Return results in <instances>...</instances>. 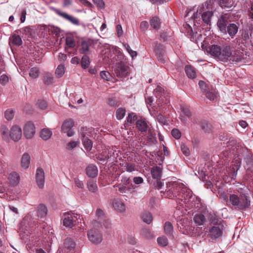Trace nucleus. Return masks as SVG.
Returning <instances> with one entry per match:
<instances>
[{"instance_id": "15", "label": "nucleus", "mask_w": 253, "mask_h": 253, "mask_svg": "<svg viewBox=\"0 0 253 253\" xmlns=\"http://www.w3.org/2000/svg\"><path fill=\"white\" fill-rule=\"evenodd\" d=\"M21 128L16 125L12 126L10 129L9 137L14 141H18L21 139Z\"/></svg>"}, {"instance_id": "2", "label": "nucleus", "mask_w": 253, "mask_h": 253, "mask_svg": "<svg viewBox=\"0 0 253 253\" xmlns=\"http://www.w3.org/2000/svg\"><path fill=\"white\" fill-rule=\"evenodd\" d=\"M165 195L169 198L179 197L184 202H190L193 198L192 191L180 180L171 181L167 183Z\"/></svg>"}, {"instance_id": "31", "label": "nucleus", "mask_w": 253, "mask_h": 253, "mask_svg": "<svg viewBox=\"0 0 253 253\" xmlns=\"http://www.w3.org/2000/svg\"><path fill=\"white\" fill-rule=\"evenodd\" d=\"M152 177L155 179H160L162 175V169L159 167H155L151 169Z\"/></svg>"}, {"instance_id": "12", "label": "nucleus", "mask_w": 253, "mask_h": 253, "mask_svg": "<svg viewBox=\"0 0 253 253\" xmlns=\"http://www.w3.org/2000/svg\"><path fill=\"white\" fill-rule=\"evenodd\" d=\"M74 126V122L71 119H68L65 120L62 126V131L66 133L68 137H71L74 135V131L72 128Z\"/></svg>"}, {"instance_id": "42", "label": "nucleus", "mask_w": 253, "mask_h": 253, "mask_svg": "<svg viewBox=\"0 0 253 253\" xmlns=\"http://www.w3.org/2000/svg\"><path fill=\"white\" fill-rule=\"evenodd\" d=\"M126 109L123 108H118L116 112V118L119 120L123 119L126 115Z\"/></svg>"}, {"instance_id": "35", "label": "nucleus", "mask_w": 253, "mask_h": 253, "mask_svg": "<svg viewBox=\"0 0 253 253\" xmlns=\"http://www.w3.org/2000/svg\"><path fill=\"white\" fill-rule=\"evenodd\" d=\"M200 125L202 129L205 132H209L212 129L211 125L205 120L201 121Z\"/></svg>"}, {"instance_id": "32", "label": "nucleus", "mask_w": 253, "mask_h": 253, "mask_svg": "<svg viewBox=\"0 0 253 253\" xmlns=\"http://www.w3.org/2000/svg\"><path fill=\"white\" fill-rule=\"evenodd\" d=\"M185 70L186 75L190 79H194L196 77V72L194 68L190 65L185 66Z\"/></svg>"}, {"instance_id": "16", "label": "nucleus", "mask_w": 253, "mask_h": 253, "mask_svg": "<svg viewBox=\"0 0 253 253\" xmlns=\"http://www.w3.org/2000/svg\"><path fill=\"white\" fill-rule=\"evenodd\" d=\"M36 180L39 188L42 189L44 184V172L42 168H38L36 173Z\"/></svg>"}, {"instance_id": "64", "label": "nucleus", "mask_w": 253, "mask_h": 253, "mask_svg": "<svg viewBox=\"0 0 253 253\" xmlns=\"http://www.w3.org/2000/svg\"><path fill=\"white\" fill-rule=\"evenodd\" d=\"M126 167V170L128 172H132L135 170V165L132 163H127Z\"/></svg>"}, {"instance_id": "29", "label": "nucleus", "mask_w": 253, "mask_h": 253, "mask_svg": "<svg viewBox=\"0 0 253 253\" xmlns=\"http://www.w3.org/2000/svg\"><path fill=\"white\" fill-rule=\"evenodd\" d=\"M52 131L48 128H43L41 131V137L44 140L49 139L52 135Z\"/></svg>"}, {"instance_id": "27", "label": "nucleus", "mask_w": 253, "mask_h": 253, "mask_svg": "<svg viewBox=\"0 0 253 253\" xmlns=\"http://www.w3.org/2000/svg\"><path fill=\"white\" fill-rule=\"evenodd\" d=\"M9 182L12 185H16L19 181L20 177L18 174L15 172L10 173L8 177Z\"/></svg>"}, {"instance_id": "40", "label": "nucleus", "mask_w": 253, "mask_h": 253, "mask_svg": "<svg viewBox=\"0 0 253 253\" xmlns=\"http://www.w3.org/2000/svg\"><path fill=\"white\" fill-rule=\"evenodd\" d=\"M0 132L2 138L5 140H7L9 138V133L8 128L5 126H2L0 128Z\"/></svg>"}, {"instance_id": "59", "label": "nucleus", "mask_w": 253, "mask_h": 253, "mask_svg": "<svg viewBox=\"0 0 253 253\" xmlns=\"http://www.w3.org/2000/svg\"><path fill=\"white\" fill-rule=\"evenodd\" d=\"M5 117L7 120H11L13 119L14 113L12 110H7L4 113Z\"/></svg>"}, {"instance_id": "49", "label": "nucleus", "mask_w": 253, "mask_h": 253, "mask_svg": "<svg viewBox=\"0 0 253 253\" xmlns=\"http://www.w3.org/2000/svg\"><path fill=\"white\" fill-rule=\"evenodd\" d=\"M157 242L158 244L162 247H165L168 244V239L164 236L158 238Z\"/></svg>"}, {"instance_id": "30", "label": "nucleus", "mask_w": 253, "mask_h": 253, "mask_svg": "<svg viewBox=\"0 0 253 253\" xmlns=\"http://www.w3.org/2000/svg\"><path fill=\"white\" fill-rule=\"evenodd\" d=\"M165 233L168 236H172L173 226L172 224L167 221L165 222L164 226Z\"/></svg>"}, {"instance_id": "45", "label": "nucleus", "mask_w": 253, "mask_h": 253, "mask_svg": "<svg viewBox=\"0 0 253 253\" xmlns=\"http://www.w3.org/2000/svg\"><path fill=\"white\" fill-rule=\"evenodd\" d=\"M164 89L163 88L160 86V85H157V87L154 90V93L156 95V97H159V100H158V104H161V100L162 99H161V97L160 96V94L162 93L163 92Z\"/></svg>"}, {"instance_id": "1", "label": "nucleus", "mask_w": 253, "mask_h": 253, "mask_svg": "<svg viewBox=\"0 0 253 253\" xmlns=\"http://www.w3.org/2000/svg\"><path fill=\"white\" fill-rule=\"evenodd\" d=\"M207 51L217 60L230 64L241 62L244 59L242 52L238 50L233 52L232 47L229 45H212L207 48Z\"/></svg>"}, {"instance_id": "60", "label": "nucleus", "mask_w": 253, "mask_h": 253, "mask_svg": "<svg viewBox=\"0 0 253 253\" xmlns=\"http://www.w3.org/2000/svg\"><path fill=\"white\" fill-rule=\"evenodd\" d=\"M100 223L101 227H102V224L107 229L110 228L111 227V223L110 221L108 219H106L105 218L101 220Z\"/></svg>"}, {"instance_id": "57", "label": "nucleus", "mask_w": 253, "mask_h": 253, "mask_svg": "<svg viewBox=\"0 0 253 253\" xmlns=\"http://www.w3.org/2000/svg\"><path fill=\"white\" fill-rule=\"evenodd\" d=\"M180 148L181 151L185 156H188L190 155V150L184 143L181 144Z\"/></svg>"}, {"instance_id": "47", "label": "nucleus", "mask_w": 253, "mask_h": 253, "mask_svg": "<svg viewBox=\"0 0 253 253\" xmlns=\"http://www.w3.org/2000/svg\"><path fill=\"white\" fill-rule=\"evenodd\" d=\"M11 42L16 45L19 46L22 43V41L21 37L18 35H13L11 39Z\"/></svg>"}, {"instance_id": "54", "label": "nucleus", "mask_w": 253, "mask_h": 253, "mask_svg": "<svg viewBox=\"0 0 253 253\" xmlns=\"http://www.w3.org/2000/svg\"><path fill=\"white\" fill-rule=\"evenodd\" d=\"M66 44L70 48L74 47L76 45L75 40L70 37H68L66 38Z\"/></svg>"}, {"instance_id": "34", "label": "nucleus", "mask_w": 253, "mask_h": 253, "mask_svg": "<svg viewBox=\"0 0 253 253\" xmlns=\"http://www.w3.org/2000/svg\"><path fill=\"white\" fill-rule=\"evenodd\" d=\"M87 187L88 190L92 193H95L98 190L97 185L95 181L89 180L87 183Z\"/></svg>"}, {"instance_id": "23", "label": "nucleus", "mask_w": 253, "mask_h": 253, "mask_svg": "<svg viewBox=\"0 0 253 253\" xmlns=\"http://www.w3.org/2000/svg\"><path fill=\"white\" fill-rule=\"evenodd\" d=\"M251 34H249V32L247 30H243L241 34V40L242 43L245 46H248L251 44V40L250 36Z\"/></svg>"}, {"instance_id": "5", "label": "nucleus", "mask_w": 253, "mask_h": 253, "mask_svg": "<svg viewBox=\"0 0 253 253\" xmlns=\"http://www.w3.org/2000/svg\"><path fill=\"white\" fill-rule=\"evenodd\" d=\"M101 225L96 221H93L91 224V228L87 233L89 240L94 244L100 243L102 240L101 234Z\"/></svg>"}, {"instance_id": "48", "label": "nucleus", "mask_w": 253, "mask_h": 253, "mask_svg": "<svg viewBox=\"0 0 253 253\" xmlns=\"http://www.w3.org/2000/svg\"><path fill=\"white\" fill-rule=\"evenodd\" d=\"M83 143L84 148H86L87 150L89 151L91 149L92 147V143L91 140L87 138H85L83 139Z\"/></svg>"}, {"instance_id": "62", "label": "nucleus", "mask_w": 253, "mask_h": 253, "mask_svg": "<svg viewBox=\"0 0 253 253\" xmlns=\"http://www.w3.org/2000/svg\"><path fill=\"white\" fill-rule=\"evenodd\" d=\"M116 151L113 149H111L107 155V158L108 159H114L116 158L117 153H116Z\"/></svg>"}, {"instance_id": "37", "label": "nucleus", "mask_w": 253, "mask_h": 253, "mask_svg": "<svg viewBox=\"0 0 253 253\" xmlns=\"http://www.w3.org/2000/svg\"><path fill=\"white\" fill-rule=\"evenodd\" d=\"M139 118L137 116V115L134 113H131L128 114V116L126 118V120L125 121V124H133L135 121H137V120Z\"/></svg>"}, {"instance_id": "53", "label": "nucleus", "mask_w": 253, "mask_h": 253, "mask_svg": "<svg viewBox=\"0 0 253 253\" xmlns=\"http://www.w3.org/2000/svg\"><path fill=\"white\" fill-rule=\"evenodd\" d=\"M100 75L101 78L104 80L110 81L112 78V76L107 71H103L100 72Z\"/></svg>"}, {"instance_id": "41", "label": "nucleus", "mask_w": 253, "mask_h": 253, "mask_svg": "<svg viewBox=\"0 0 253 253\" xmlns=\"http://www.w3.org/2000/svg\"><path fill=\"white\" fill-rule=\"evenodd\" d=\"M142 235L147 239H151L154 237L153 234L151 232L150 230L148 228H144L141 231Z\"/></svg>"}, {"instance_id": "43", "label": "nucleus", "mask_w": 253, "mask_h": 253, "mask_svg": "<svg viewBox=\"0 0 253 253\" xmlns=\"http://www.w3.org/2000/svg\"><path fill=\"white\" fill-rule=\"evenodd\" d=\"M90 64L89 58L86 55H84L81 60V65L83 68L86 69L88 67Z\"/></svg>"}, {"instance_id": "3", "label": "nucleus", "mask_w": 253, "mask_h": 253, "mask_svg": "<svg viewBox=\"0 0 253 253\" xmlns=\"http://www.w3.org/2000/svg\"><path fill=\"white\" fill-rule=\"evenodd\" d=\"M230 143L231 144H229L227 145L228 148L226 150L227 152L228 150L229 151V154L228 153L227 155L228 157L230 156L231 158L232 155H233L235 158L232 161L230 166L228 169H227L226 171L228 172L229 176L233 178L236 176L237 171L240 167L241 160L238 158V153L237 152V149L236 147L233 146L230 147V145H232V144H234V142L231 141Z\"/></svg>"}, {"instance_id": "14", "label": "nucleus", "mask_w": 253, "mask_h": 253, "mask_svg": "<svg viewBox=\"0 0 253 253\" xmlns=\"http://www.w3.org/2000/svg\"><path fill=\"white\" fill-rule=\"evenodd\" d=\"M24 135L27 139L32 138L35 133V127L34 124L31 122H27L23 129Z\"/></svg>"}, {"instance_id": "61", "label": "nucleus", "mask_w": 253, "mask_h": 253, "mask_svg": "<svg viewBox=\"0 0 253 253\" xmlns=\"http://www.w3.org/2000/svg\"><path fill=\"white\" fill-rule=\"evenodd\" d=\"M180 115H183V116H186L187 118H190L191 116V113L188 108H182Z\"/></svg>"}, {"instance_id": "44", "label": "nucleus", "mask_w": 253, "mask_h": 253, "mask_svg": "<svg viewBox=\"0 0 253 253\" xmlns=\"http://www.w3.org/2000/svg\"><path fill=\"white\" fill-rule=\"evenodd\" d=\"M160 24V19L157 17H154L150 20V25L155 29L159 28Z\"/></svg>"}, {"instance_id": "9", "label": "nucleus", "mask_w": 253, "mask_h": 253, "mask_svg": "<svg viewBox=\"0 0 253 253\" xmlns=\"http://www.w3.org/2000/svg\"><path fill=\"white\" fill-rule=\"evenodd\" d=\"M180 232L186 235H191L194 233L195 227L191 221L188 219L181 220L178 225Z\"/></svg>"}, {"instance_id": "38", "label": "nucleus", "mask_w": 253, "mask_h": 253, "mask_svg": "<svg viewBox=\"0 0 253 253\" xmlns=\"http://www.w3.org/2000/svg\"><path fill=\"white\" fill-rule=\"evenodd\" d=\"M65 71V66L62 64H61L57 66V67L55 70V74L56 77H57L58 78H61L64 74Z\"/></svg>"}, {"instance_id": "18", "label": "nucleus", "mask_w": 253, "mask_h": 253, "mask_svg": "<svg viewBox=\"0 0 253 253\" xmlns=\"http://www.w3.org/2000/svg\"><path fill=\"white\" fill-rule=\"evenodd\" d=\"M228 16L227 14L222 15L218 19L217 25L221 32L226 33L227 26L228 25Z\"/></svg>"}, {"instance_id": "21", "label": "nucleus", "mask_w": 253, "mask_h": 253, "mask_svg": "<svg viewBox=\"0 0 253 253\" xmlns=\"http://www.w3.org/2000/svg\"><path fill=\"white\" fill-rule=\"evenodd\" d=\"M113 206L114 209L119 212H123L126 210L125 205L122 201L119 199L113 200Z\"/></svg>"}, {"instance_id": "58", "label": "nucleus", "mask_w": 253, "mask_h": 253, "mask_svg": "<svg viewBox=\"0 0 253 253\" xmlns=\"http://www.w3.org/2000/svg\"><path fill=\"white\" fill-rule=\"evenodd\" d=\"M89 47V45L87 42L85 41L83 42L81 44V53H84L88 51Z\"/></svg>"}, {"instance_id": "63", "label": "nucleus", "mask_w": 253, "mask_h": 253, "mask_svg": "<svg viewBox=\"0 0 253 253\" xmlns=\"http://www.w3.org/2000/svg\"><path fill=\"white\" fill-rule=\"evenodd\" d=\"M171 134L172 136L176 139L180 138L181 136V133L180 131L176 128L173 129L172 130Z\"/></svg>"}, {"instance_id": "51", "label": "nucleus", "mask_w": 253, "mask_h": 253, "mask_svg": "<svg viewBox=\"0 0 253 253\" xmlns=\"http://www.w3.org/2000/svg\"><path fill=\"white\" fill-rule=\"evenodd\" d=\"M96 215L98 218V220H95L96 221L99 223L100 224L101 220L105 218L104 214L103 211L100 209H98L96 211Z\"/></svg>"}, {"instance_id": "33", "label": "nucleus", "mask_w": 253, "mask_h": 253, "mask_svg": "<svg viewBox=\"0 0 253 253\" xmlns=\"http://www.w3.org/2000/svg\"><path fill=\"white\" fill-rule=\"evenodd\" d=\"M194 222L198 225H203L206 221L205 216L202 214H196L194 217Z\"/></svg>"}, {"instance_id": "20", "label": "nucleus", "mask_w": 253, "mask_h": 253, "mask_svg": "<svg viewBox=\"0 0 253 253\" xmlns=\"http://www.w3.org/2000/svg\"><path fill=\"white\" fill-rule=\"evenodd\" d=\"M76 247V243L71 238H67L65 240L64 243V248L65 252L68 253L74 250Z\"/></svg>"}, {"instance_id": "55", "label": "nucleus", "mask_w": 253, "mask_h": 253, "mask_svg": "<svg viewBox=\"0 0 253 253\" xmlns=\"http://www.w3.org/2000/svg\"><path fill=\"white\" fill-rule=\"evenodd\" d=\"M37 105L40 109L42 110L46 109L47 107V102L43 100H39L37 101Z\"/></svg>"}, {"instance_id": "8", "label": "nucleus", "mask_w": 253, "mask_h": 253, "mask_svg": "<svg viewBox=\"0 0 253 253\" xmlns=\"http://www.w3.org/2000/svg\"><path fill=\"white\" fill-rule=\"evenodd\" d=\"M79 217L80 216L75 212H65L63 216V224L66 227L71 228L76 224V222Z\"/></svg>"}, {"instance_id": "7", "label": "nucleus", "mask_w": 253, "mask_h": 253, "mask_svg": "<svg viewBox=\"0 0 253 253\" xmlns=\"http://www.w3.org/2000/svg\"><path fill=\"white\" fill-rule=\"evenodd\" d=\"M211 223L212 225L209 227L208 236L212 240H217L222 236L223 225L217 219H212Z\"/></svg>"}, {"instance_id": "24", "label": "nucleus", "mask_w": 253, "mask_h": 253, "mask_svg": "<svg viewBox=\"0 0 253 253\" xmlns=\"http://www.w3.org/2000/svg\"><path fill=\"white\" fill-rule=\"evenodd\" d=\"M31 157L30 155L27 153H24L21 158V167L24 169H27L30 164Z\"/></svg>"}, {"instance_id": "36", "label": "nucleus", "mask_w": 253, "mask_h": 253, "mask_svg": "<svg viewBox=\"0 0 253 253\" xmlns=\"http://www.w3.org/2000/svg\"><path fill=\"white\" fill-rule=\"evenodd\" d=\"M219 4L222 8H231L234 5L233 0H220Z\"/></svg>"}, {"instance_id": "52", "label": "nucleus", "mask_w": 253, "mask_h": 253, "mask_svg": "<svg viewBox=\"0 0 253 253\" xmlns=\"http://www.w3.org/2000/svg\"><path fill=\"white\" fill-rule=\"evenodd\" d=\"M80 142L79 141H71L69 142L66 146L68 150H72L79 145Z\"/></svg>"}, {"instance_id": "39", "label": "nucleus", "mask_w": 253, "mask_h": 253, "mask_svg": "<svg viewBox=\"0 0 253 253\" xmlns=\"http://www.w3.org/2000/svg\"><path fill=\"white\" fill-rule=\"evenodd\" d=\"M43 82L45 84L49 85L53 83V77L52 74L50 73H46L44 74L43 79Z\"/></svg>"}, {"instance_id": "19", "label": "nucleus", "mask_w": 253, "mask_h": 253, "mask_svg": "<svg viewBox=\"0 0 253 253\" xmlns=\"http://www.w3.org/2000/svg\"><path fill=\"white\" fill-rule=\"evenodd\" d=\"M239 29L238 24L230 23L227 26L226 31L231 38H233L237 33Z\"/></svg>"}, {"instance_id": "11", "label": "nucleus", "mask_w": 253, "mask_h": 253, "mask_svg": "<svg viewBox=\"0 0 253 253\" xmlns=\"http://www.w3.org/2000/svg\"><path fill=\"white\" fill-rule=\"evenodd\" d=\"M127 67L126 63L123 61H119L116 63L114 71L115 74L118 77L123 78L127 73Z\"/></svg>"}, {"instance_id": "25", "label": "nucleus", "mask_w": 253, "mask_h": 253, "mask_svg": "<svg viewBox=\"0 0 253 253\" xmlns=\"http://www.w3.org/2000/svg\"><path fill=\"white\" fill-rule=\"evenodd\" d=\"M36 212L38 217L42 218L46 215L47 210L44 205L41 204L37 207Z\"/></svg>"}, {"instance_id": "17", "label": "nucleus", "mask_w": 253, "mask_h": 253, "mask_svg": "<svg viewBox=\"0 0 253 253\" xmlns=\"http://www.w3.org/2000/svg\"><path fill=\"white\" fill-rule=\"evenodd\" d=\"M135 125L136 128L142 132H146L149 128V123L145 118H139Z\"/></svg>"}, {"instance_id": "50", "label": "nucleus", "mask_w": 253, "mask_h": 253, "mask_svg": "<svg viewBox=\"0 0 253 253\" xmlns=\"http://www.w3.org/2000/svg\"><path fill=\"white\" fill-rule=\"evenodd\" d=\"M123 45L132 58L137 56L136 51L132 50L128 44L123 43Z\"/></svg>"}, {"instance_id": "13", "label": "nucleus", "mask_w": 253, "mask_h": 253, "mask_svg": "<svg viewBox=\"0 0 253 253\" xmlns=\"http://www.w3.org/2000/svg\"><path fill=\"white\" fill-rule=\"evenodd\" d=\"M55 12L59 16L61 17L62 18L65 19L66 20L70 22L72 24L75 25H80L79 20L78 18H77L76 17H75L70 15H69L67 13L65 12H62L59 9H55Z\"/></svg>"}, {"instance_id": "10", "label": "nucleus", "mask_w": 253, "mask_h": 253, "mask_svg": "<svg viewBox=\"0 0 253 253\" xmlns=\"http://www.w3.org/2000/svg\"><path fill=\"white\" fill-rule=\"evenodd\" d=\"M105 56H107L113 63L120 60L123 57V54L116 47H112L111 49H107L105 52Z\"/></svg>"}, {"instance_id": "56", "label": "nucleus", "mask_w": 253, "mask_h": 253, "mask_svg": "<svg viewBox=\"0 0 253 253\" xmlns=\"http://www.w3.org/2000/svg\"><path fill=\"white\" fill-rule=\"evenodd\" d=\"M205 95L207 98L211 101H213L216 97V94L215 91H207Z\"/></svg>"}, {"instance_id": "4", "label": "nucleus", "mask_w": 253, "mask_h": 253, "mask_svg": "<svg viewBox=\"0 0 253 253\" xmlns=\"http://www.w3.org/2000/svg\"><path fill=\"white\" fill-rule=\"evenodd\" d=\"M213 14L211 5L209 2L206 1L199 6L197 12L194 13L193 17L194 19L196 20L201 16L202 19L205 23L207 25H210Z\"/></svg>"}, {"instance_id": "46", "label": "nucleus", "mask_w": 253, "mask_h": 253, "mask_svg": "<svg viewBox=\"0 0 253 253\" xmlns=\"http://www.w3.org/2000/svg\"><path fill=\"white\" fill-rule=\"evenodd\" d=\"M40 74V70L37 67L31 68L29 72V76L33 79L37 78Z\"/></svg>"}, {"instance_id": "22", "label": "nucleus", "mask_w": 253, "mask_h": 253, "mask_svg": "<svg viewBox=\"0 0 253 253\" xmlns=\"http://www.w3.org/2000/svg\"><path fill=\"white\" fill-rule=\"evenodd\" d=\"M86 173L90 177H95L98 174V169L93 165H89L86 168Z\"/></svg>"}, {"instance_id": "26", "label": "nucleus", "mask_w": 253, "mask_h": 253, "mask_svg": "<svg viewBox=\"0 0 253 253\" xmlns=\"http://www.w3.org/2000/svg\"><path fill=\"white\" fill-rule=\"evenodd\" d=\"M155 49L158 59L161 62H163L164 61L163 46L161 44H157L155 46Z\"/></svg>"}, {"instance_id": "28", "label": "nucleus", "mask_w": 253, "mask_h": 253, "mask_svg": "<svg viewBox=\"0 0 253 253\" xmlns=\"http://www.w3.org/2000/svg\"><path fill=\"white\" fill-rule=\"evenodd\" d=\"M141 218L143 221L146 223L149 224L153 220L152 214L148 211H144L142 213Z\"/></svg>"}, {"instance_id": "6", "label": "nucleus", "mask_w": 253, "mask_h": 253, "mask_svg": "<svg viewBox=\"0 0 253 253\" xmlns=\"http://www.w3.org/2000/svg\"><path fill=\"white\" fill-rule=\"evenodd\" d=\"M229 200L233 206L240 210L248 208L250 206V201L245 194L242 195L240 198L236 195L230 194Z\"/></svg>"}]
</instances>
